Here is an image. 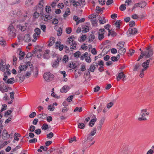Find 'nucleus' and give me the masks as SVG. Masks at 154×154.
Instances as JSON below:
<instances>
[{
  "label": "nucleus",
  "mask_w": 154,
  "mask_h": 154,
  "mask_svg": "<svg viewBox=\"0 0 154 154\" xmlns=\"http://www.w3.org/2000/svg\"><path fill=\"white\" fill-rule=\"evenodd\" d=\"M29 62H27L24 64L21 63L18 67L19 70L18 71V75L17 77L18 78L20 79L19 82L20 83L22 82L25 79L24 74L28 68V66H30L28 63Z\"/></svg>",
  "instance_id": "1"
},
{
  "label": "nucleus",
  "mask_w": 154,
  "mask_h": 154,
  "mask_svg": "<svg viewBox=\"0 0 154 154\" xmlns=\"http://www.w3.org/2000/svg\"><path fill=\"white\" fill-rule=\"evenodd\" d=\"M74 38L73 35H72L68 38L67 40L68 44H71L70 48L71 51H72V50H76V49L77 44L76 42L74 41Z\"/></svg>",
  "instance_id": "2"
},
{
  "label": "nucleus",
  "mask_w": 154,
  "mask_h": 154,
  "mask_svg": "<svg viewBox=\"0 0 154 154\" xmlns=\"http://www.w3.org/2000/svg\"><path fill=\"white\" fill-rule=\"evenodd\" d=\"M8 35L10 37H14L16 36V29L11 24L8 28Z\"/></svg>",
  "instance_id": "3"
},
{
  "label": "nucleus",
  "mask_w": 154,
  "mask_h": 154,
  "mask_svg": "<svg viewBox=\"0 0 154 154\" xmlns=\"http://www.w3.org/2000/svg\"><path fill=\"white\" fill-rule=\"evenodd\" d=\"M149 114V112H147L146 109H142L140 113V115L141 117H139L138 119L139 121L146 120V119L144 117L148 116Z\"/></svg>",
  "instance_id": "4"
},
{
  "label": "nucleus",
  "mask_w": 154,
  "mask_h": 154,
  "mask_svg": "<svg viewBox=\"0 0 154 154\" xmlns=\"http://www.w3.org/2000/svg\"><path fill=\"white\" fill-rule=\"evenodd\" d=\"M146 51L144 52L145 54V57L148 58L151 57L152 55L153 52L152 49L150 46H148L146 48Z\"/></svg>",
  "instance_id": "5"
},
{
  "label": "nucleus",
  "mask_w": 154,
  "mask_h": 154,
  "mask_svg": "<svg viewBox=\"0 0 154 154\" xmlns=\"http://www.w3.org/2000/svg\"><path fill=\"white\" fill-rule=\"evenodd\" d=\"M43 78L45 81L48 82L51 81L53 79L54 76L50 72H47L44 73Z\"/></svg>",
  "instance_id": "6"
},
{
  "label": "nucleus",
  "mask_w": 154,
  "mask_h": 154,
  "mask_svg": "<svg viewBox=\"0 0 154 154\" xmlns=\"http://www.w3.org/2000/svg\"><path fill=\"white\" fill-rule=\"evenodd\" d=\"M97 63L96 62H93L90 66L89 68L88 69V72L86 74L87 75L90 74V72H93L95 69L97 67Z\"/></svg>",
  "instance_id": "7"
},
{
  "label": "nucleus",
  "mask_w": 154,
  "mask_h": 154,
  "mask_svg": "<svg viewBox=\"0 0 154 154\" xmlns=\"http://www.w3.org/2000/svg\"><path fill=\"white\" fill-rule=\"evenodd\" d=\"M28 62H29V63L28 64H29L30 66H28V67H29L30 68V70L29 71H27L26 72L25 71V73L24 74V77H26V78H28L31 75V72L33 68H32V64H30L31 62L30 61H28Z\"/></svg>",
  "instance_id": "8"
},
{
  "label": "nucleus",
  "mask_w": 154,
  "mask_h": 154,
  "mask_svg": "<svg viewBox=\"0 0 154 154\" xmlns=\"http://www.w3.org/2000/svg\"><path fill=\"white\" fill-rule=\"evenodd\" d=\"M85 0H79V2H76L73 5V6L75 7H77L80 6V7H82L85 5Z\"/></svg>",
  "instance_id": "9"
},
{
  "label": "nucleus",
  "mask_w": 154,
  "mask_h": 154,
  "mask_svg": "<svg viewBox=\"0 0 154 154\" xmlns=\"http://www.w3.org/2000/svg\"><path fill=\"white\" fill-rule=\"evenodd\" d=\"M151 60H152V59L150 58L149 59L146 60L143 63L142 66L144 68L142 69L143 71H144L148 67L150 61Z\"/></svg>",
  "instance_id": "10"
},
{
  "label": "nucleus",
  "mask_w": 154,
  "mask_h": 154,
  "mask_svg": "<svg viewBox=\"0 0 154 154\" xmlns=\"http://www.w3.org/2000/svg\"><path fill=\"white\" fill-rule=\"evenodd\" d=\"M137 30L135 28H129L128 30V35L129 36L134 35L137 33Z\"/></svg>",
  "instance_id": "11"
},
{
  "label": "nucleus",
  "mask_w": 154,
  "mask_h": 154,
  "mask_svg": "<svg viewBox=\"0 0 154 154\" xmlns=\"http://www.w3.org/2000/svg\"><path fill=\"white\" fill-rule=\"evenodd\" d=\"M61 60V57H57V60L52 61V66L54 68H56L58 66L59 62Z\"/></svg>",
  "instance_id": "12"
},
{
  "label": "nucleus",
  "mask_w": 154,
  "mask_h": 154,
  "mask_svg": "<svg viewBox=\"0 0 154 154\" xmlns=\"http://www.w3.org/2000/svg\"><path fill=\"white\" fill-rule=\"evenodd\" d=\"M35 33L33 35L34 39L32 40L33 42H35L37 39V37L38 35V28H36L34 30Z\"/></svg>",
  "instance_id": "13"
},
{
  "label": "nucleus",
  "mask_w": 154,
  "mask_h": 154,
  "mask_svg": "<svg viewBox=\"0 0 154 154\" xmlns=\"http://www.w3.org/2000/svg\"><path fill=\"white\" fill-rule=\"evenodd\" d=\"M70 89V87L67 85L63 86L60 89V91L62 93H66Z\"/></svg>",
  "instance_id": "14"
},
{
  "label": "nucleus",
  "mask_w": 154,
  "mask_h": 154,
  "mask_svg": "<svg viewBox=\"0 0 154 154\" xmlns=\"http://www.w3.org/2000/svg\"><path fill=\"white\" fill-rule=\"evenodd\" d=\"M125 76L123 72H121L119 73L118 75L117 76V81H119L121 79H122L123 80H124V79Z\"/></svg>",
  "instance_id": "15"
},
{
  "label": "nucleus",
  "mask_w": 154,
  "mask_h": 154,
  "mask_svg": "<svg viewBox=\"0 0 154 154\" xmlns=\"http://www.w3.org/2000/svg\"><path fill=\"white\" fill-rule=\"evenodd\" d=\"M6 63L5 62H4L3 60H2L1 62L0 63V70L3 72H5V66Z\"/></svg>",
  "instance_id": "16"
},
{
  "label": "nucleus",
  "mask_w": 154,
  "mask_h": 154,
  "mask_svg": "<svg viewBox=\"0 0 154 154\" xmlns=\"http://www.w3.org/2000/svg\"><path fill=\"white\" fill-rule=\"evenodd\" d=\"M50 51L49 50H46L44 53V54L43 55V57L44 58L48 59L50 57L49 53Z\"/></svg>",
  "instance_id": "17"
},
{
  "label": "nucleus",
  "mask_w": 154,
  "mask_h": 154,
  "mask_svg": "<svg viewBox=\"0 0 154 154\" xmlns=\"http://www.w3.org/2000/svg\"><path fill=\"white\" fill-rule=\"evenodd\" d=\"M55 42L54 38L53 37H51L48 43V46L49 47L52 46L54 44Z\"/></svg>",
  "instance_id": "18"
},
{
  "label": "nucleus",
  "mask_w": 154,
  "mask_h": 154,
  "mask_svg": "<svg viewBox=\"0 0 154 154\" xmlns=\"http://www.w3.org/2000/svg\"><path fill=\"white\" fill-rule=\"evenodd\" d=\"M38 50L37 48H35V49L33 50L32 52V56L34 57L37 56V57H38Z\"/></svg>",
  "instance_id": "19"
},
{
  "label": "nucleus",
  "mask_w": 154,
  "mask_h": 154,
  "mask_svg": "<svg viewBox=\"0 0 154 154\" xmlns=\"http://www.w3.org/2000/svg\"><path fill=\"white\" fill-rule=\"evenodd\" d=\"M2 137L3 139H4L3 138L4 137L9 138L10 137V135H8V133L5 129L3 131V135Z\"/></svg>",
  "instance_id": "20"
},
{
  "label": "nucleus",
  "mask_w": 154,
  "mask_h": 154,
  "mask_svg": "<svg viewBox=\"0 0 154 154\" xmlns=\"http://www.w3.org/2000/svg\"><path fill=\"white\" fill-rule=\"evenodd\" d=\"M24 40L26 42H29L31 41L29 35L28 34H26L24 37Z\"/></svg>",
  "instance_id": "21"
},
{
  "label": "nucleus",
  "mask_w": 154,
  "mask_h": 154,
  "mask_svg": "<svg viewBox=\"0 0 154 154\" xmlns=\"http://www.w3.org/2000/svg\"><path fill=\"white\" fill-rule=\"evenodd\" d=\"M44 0H40V1L39 2V8H40L41 9V12H42V10H43L44 7L43 5L44 3ZM40 9H39V10ZM41 12L40 14H41Z\"/></svg>",
  "instance_id": "22"
},
{
  "label": "nucleus",
  "mask_w": 154,
  "mask_h": 154,
  "mask_svg": "<svg viewBox=\"0 0 154 154\" xmlns=\"http://www.w3.org/2000/svg\"><path fill=\"white\" fill-rule=\"evenodd\" d=\"M119 49V50L118 51V52L121 54H124L126 51V49L123 47Z\"/></svg>",
  "instance_id": "23"
},
{
  "label": "nucleus",
  "mask_w": 154,
  "mask_h": 154,
  "mask_svg": "<svg viewBox=\"0 0 154 154\" xmlns=\"http://www.w3.org/2000/svg\"><path fill=\"white\" fill-rule=\"evenodd\" d=\"M88 38V42H93L95 38L94 35L92 34H90Z\"/></svg>",
  "instance_id": "24"
},
{
  "label": "nucleus",
  "mask_w": 154,
  "mask_h": 154,
  "mask_svg": "<svg viewBox=\"0 0 154 154\" xmlns=\"http://www.w3.org/2000/svg\"><path fill=\"white\" fill-rule=\"evenodd\" d=\"M86 38V36L85 35H83L78 39V41L80 42H83L85 40Z\"/></svg>",
  "instance_id": "25"
},
{
  "label": "nucleus",
  "mask_w": 154,
  "mask_h": 154,
  "mask_svg": "<svg viewBox=\"0 0 154 154\" xmlns=\"http://www.w3.org/2000/svg\"><path fill=\"white\" fill-rule=\"evenodd\" d=\"M6 42L2 37H0V44L2 46H5L6 45Z\"/></svg>",
  "instance_id": "26"
},
{
  "label": "nucleus",
  "mask_w": 154,
  "mask_h": 154,
  "mask_svg": "<svg viewBox=\"0 0 154 154\" xmlns=\"http://www.w3.org/2000/svg\"><path fill=\"white\" fill-rule=\"evenodd\" d=\"M100 23L101 24H103L106 22V20L103 17H100L99 19Z\"/></svg>",
  "instance_id": "27"
},
{
  "label": "nucleus",
  "mask_w": 154,
  "mask_h": 154,
  "mask_svg": "<svg viewBox=\"0 0 154 154\" xmlns=\"http://www.w3.org/2000/svg\"><path fill=\"white\" fill-rule=\"evenodd\" d=\"M7 80L8 81H6V83H7L8 84H12L15 82L14 79L13 77L8 79Z\"/></svg>",
  "instance_id": "28"
},
{
  "label": "nucleus",
  "mask_w": 154,
  "mask_h": 154,
  "mask_svg": "<svg viewBox=\"0 0 154 154\" xmlns=\"http://www.w3.org/2000/svg\"><path fill=\"white\" fill-rule=\"evenodd\" d=\"M97 119L96 118H94L91 119L89 123V126L92 127L94 124L95 122L96 121Z\"/></svg>",
  "instance_id": "29"
},
{
  "label": "nucleus",
  "mask_w": 154,
  "mask_h": 154,
  "mask_svg": "<svg viewBox=\"0 0 154 154\" xmlns=\"http://www.w3.org/2000/svg\"><path fill=\"white\" fill-rule=\"evenodd\" d=\"M94 139V137L91 135L88 134V135L87 138L86 139H85V140L86 141H87L88 142L89 141H91Z\"/></svg>",
  "instance_id": "30"
},
{
  "label": "nucleus",
  "mask_w": 154,
  "mask_h": 154,
  "mask_svg": "<svg viewBox=\"0 0 154 154\" xmlns=\"http://www.w3.org/2000/svg\"><path fill=\"white\" fill-rule=\"evenodd\" d=\"M90 55H87V56L85 60L86 62L88 63H90L91 62V59L90 57Z\"/></svg>",
  "instance_id": "31"
},
{
  "label": "nucleus",
  "mask_w": 154,
  "mask_h": 154,
  "mask_svg": "<svg viewBox=\"0 0 154 154\" xmlns=\"http://www.w3.org/2000/svg\"><path fill=\"white\" fill-rule=\"evenodd\" d=\"M87 55H88V54L87 52H86L82 54L80 57V60H83L84 59H85Z\"/></svg>",
  "instance_id": "32"
},
{
  "label": "nucleus",
  "mask_w": 154,
  "mask_h": 154,
  "mask_svg": "<svg viewBox=\"0 0 154 154\" xmlns=\"http://www.w3.org/2000/svg\"><path fill=\"white\" fill-rule=\"evenodd\" d=\"M125 42H121L118 43L117 44L118 48L123 47L124 45Z\"/></svg>",
  "instance_id": "33"
},
{
  "label": "nucleus",
  "mask_w": 154,
  "mask_h": 154,
  "mask_svg": "<svg viewBox=\"0 0 154 154\" xmlns=\"http://www.w3.org/2000/svg\"><path fill=\"white\" fill-rule=\"evenodd\" d=\"M51 19V18L49 15H45V17L42 18V20L46 21H47L48 20H50Z\"/></svg>",
  "instance_id": "34"
},
{
  "label": "nucleus",
  "mask_w": 154,
  "mask_h": 154,
  "mask_svg": "<svg viewBox=\"0 0 154 154\" xmlns=\"http://www.w3.org/2000/svg\"><path fill=\"white\" fill-rule=\"evenodd\" d=\"M96 131L97 130L96 128H93V130L91 131L90 133L89 134L92 136H93L94 135V134L96 133Z\"/></svg>",
  "instance_id": "35"
},
{
  "label": "nucleus",
  "mask_w": 154,
  "mask_h": 154,
  "mask_svg": "<svg viewBox=\"0 0 154 154\" xmlns=\"http://www.w3.org/2000/svg\"><path fill=\"white\" fill-rule=\"evenodd\" d=\"M11 109H12V110H8L5 112L4 116H6V115L8 116L10 115L11 113L13 110L14 108H12Z\"/></svg>",
  "instance_id": "36"
},
{
  "label": "nucleus",
  "mask_w": 154,
  "mask_h": 154,
  "mask_svg": "<svg viewBox=\"0 0 154 154\" xmlns=\"http://www.w3.org/2000/svg\"><path fill=\"white\" fill-rule=\"evenodd\" d=\"M32 0H26L25 3V5L26 6H29L32 4L33 2H32Z\"/></svg>",
  "instance_id": "37"
},
{
  "label": "nucleus",
  "mask_w": 154,
  "mask_h": 154,
  "mask_svg": "<svg viewBox=\"0 0 154 154\" xmlns=\"http://www.w3.org/2000/svg\"><path fill=\"white\" fill-rule=\"evenodd\" d=\"M120 20H117L115 23V25L116 27L118 29L120 28V24L121 23Z\"/></svg>",
  "instance_id": "38"
},
{
  "label": "nucleus",
  "mask_w": 154,
  "mask_h": 154,
  "mask_svg": "<svg viewBox=\"0 0 154 154\" xmlns=\"http://www.w3.org/2000/svg\"><path fill=\"white\" fill-rule=\"evenodd\" d=\"M67 9H68V10L66 11L65 12V13L64 14H63V16L64 18L66 17L67 16H68V15H69L70 14V12L69 10V8H68Z\"/></svg>",
  "instance_id": "39"
},
{
  "label": "nucleus",
  "mask_w": 154,
  "mask_h": 154,
  "mask_svg": "<svg viewBox=\"0 0 154 154\" xmlns=\"http://www.w3.org/2000/svg\"><path fill=\"white\" fill-rule=\"evenodd\" d=\"M126 5L125 4H122L119 7L120 10L122 11H123L125 10L126 8Z\"/></svg>",
  "instance_id": "40"
},
{
  "label": "nucleus",
  "mask_w": 154,
  "mask_h": 154,
  "mask_svg": "<svg viewBox=\"0 0 154 154\" xmlns=\"http://www.w3.org/2000/svg\"><path fill=\"white\" fill-rule=\"evenodd\" d=\"M82 110V108L81 107H76L74 110V112H81Z\"/></svg>",
  "instance_id": "41"
},
{
  "label": "nucleus",
  "mask_w": 154,
  "mask_h": 154,
  "mask_svg": "<svg viewBox=\"0 0 154 154\" xmlns=\"http://www.w3.org/2000/svg\"><path fill=\"white\" fill-rule=\"evenodd\" d=\"M141 66L139 64H136L134 66V71H136L137 69L140 68Z\"/></svg>",
  "instance_id": "42"
},
{
  "label": "nucleus",
  "mask_w": 154,
  "mask_h": 154,
  "mask_svg": "<svg viewBox=\"0 0 154 154\" xmlns=\"http://www.w3.org/2000/svg\"><path fill=\"white\" fill-rule=\"evenodd\" d=\"M41 149H43L44 151H46L47 150L48 148L45 146H41L40 147V149H39V152H42V150H41Z\"/></svg>",
  "instance_id": "43"
},
{
  "label": "nucleus",
  "mask_w": 154,
  "mask_h": 154,
  "mask_svg": "<svg viewBox=\"0 0 154 154\" xmlns=\"http://www.w3.org/2000/svg\"><path fill=\"white\" fill-rule=\"evenodd\" d=\"M91 21L92 25L94 26H96L97 24V21L96 19H92L91 20Z\"/></svg>",
  "instance_id": "44"
},
{
  "label": "nucleus",
  "mask_w": 154,
  "mask_h": 154,
  "mask_svg": "<svg viewBox=\"0 0 154 154\" xmlns=\"http://www.w3.org/2000/svg\"><path fill=\"white\" fill-rule=\"evenodd\" d=\"M16 11H13L10 12V15L12 17H15L16 16Z\"/></svg>",
  "instance_id": "45"
},
{
  "label": "nucleus",
  "mask_w": 154,
  "mask_h": 154,
  "mask_svg": "<svg viewBox=\"0 0 154 154\" xmlns=\"http://www.w3.org/2000/svg\"><path fill=\"white\" fill-rule=\"evenodd\" d=\"M144 56L145 57V54L144 52L143 51H142L141 52V55L138 59L137 60V61H139L140 59H142Z\"/></svg>",
  "instance_id": "46"
},
{
  "label": "nucleus",
  "mask_w": 154,
  "mask_h": 154,
  "mask_svg": "<svg viewBox=\"0 0 154 154\" xmlns=\"http://www.w3.org/2000/svg\"><path fill=\"white\" fill-rule=\"evenodd\" d=\"M83 30H82V32H87L89 31V28L87 26H85L83 27Z\"/></svg>",
  "instance_id": "47"
},
{
  "label": "nucleus",
  "mask_w": 154,
  "mask_h": 154,
  "mask_svg": "<svg viewBox=\"0 0 154 154\" xmlns=\"http://www.w3.org/2000/svg\"><path fill=\"white\" fill-rule=\"evenodd\" d=\"M57 35L58 36H60L62 33V29L60 28H59L58 29V30L57 31Z\"/></svg>",
  "instance_id": "48"
},
{
  "label": "nucleus",
  "mask_w": 154,
  "mask_h": 154,
  "mask_svg": "<svg viewBox=\"0 0 154 154\" xmlns=\"http://www.w3.org/2000/svg\"><path fill=\"white\" fill-rule=\"evenodd\" d=\"M35 127L33 125H31L29 129V131L31 132H33L35 130Z\"/></svg>",
  "instance_id": "49"
},
{
  "label": "nucleus",
  "mask_w": 154,
  "mask_h": 154,
  "mask_svg": "<svg viewBox=\"0 0 154 154\" xmlns=\"http://www.w3.org/2000/svg\"><path fill=\"white\" fill-rule=\"evenodd\" d=\"M80 54V52L79 51H78L74 54V55L75 57L78 58L79 57Z\"/></svg>",
  "instance_id": "50"
},
{
  "label": "nucleus",
  "mask_w": 154,
  "mask_h": 154,
  "mask_svg": "<svg viewBox=\"0 0 154 154\" xmlns=\"http://www.w3.org/2000/svg\"><path fill=\"white\" fill-rule=\"evenodd\" d=\"M48 109L49 110L52 111L54 110V107L53 106L50 105L48 106Z\"/></svg>",
  "instance_id": "51"
},
{
  "label": "nucleus",
  "mask_w": 154,
  "mask_h": 154,
  "mask_svg": "<svg viewBox=\"0 0 154 154\" xmlns=\"http://www.w3.org/2000/svg\"><path fill=\"white\" fill-rule=\"evenodd\" d=\"M53 133L51 132L47 135V138L48 139H51L53 137Z\"/></svg>",
  "instance_id": "52"
},
{
  "label": "nucleus",
  "mask_w": 154,
  "mask_h": 154,
  "mask_svg": "<svg viewBox=\"0 0 154 154\" xmlns=\"http://www.w3.org/2000/svg\"><path fill=\"white\" fill-rule=\"evenodd\" d=\"M4 77L3 78V80L5 81V82L6 83V81H8L7 80H8V79L5 72L4 73Z\"/></svg>",
  "instance_id": "53"
},
{
  "label": "nucleus",
  "mask_w": 154,
  "mask_h": 154,
  "mask_svg": "<svg viewBox=\"0 0 154 154\" xmlns=\"http://www.w3.org/2000/svg\"><path fill=\"white\" fill-rule=\"evenodd\" d=\"M68 60V56L66 55H65L64 56L63 59V61H64L65 63H66L67 62Z\"/></svg>",
  "instance_id": "54"
},
{
  "label": "nucleus",
  "mask_w": 154,
  "mask_h": 154,
  "mask_svg": "<svg viewBox=\"0 0 154 154\" xmlns=\"http://www.w3.org/2000/svg\"><path fill=\"white\" fill-rule=\"evenodd\" d=\"M85 127V125L83 123H79V125H78L79 128L81 129H84Z\"/></svg>",
  "instance_id": "55"
},
{
  "label": "nucleus",
  "mask_w": 154,
  "mask_h": 154,
  "mask_svg": "<svg viewBox=\"0 0 154 154\" xmlns=\"http://www.w3.org/2000/svg\"><path fill=\"white\" fill-rule=\"evenodd\" d=\"M48 128V125L45 124H44L43 125L42 127V129L43 130H46Z\"/></svg>",
  "instance_id": "56"
},
{
  "label": "nucleus",
  "mask_w": 154,
  "mask_h": 154,
  "mask_svg": "<svg viewBox=\"0 0 154 154\" xmlns=\"http://www.w3.org/2000/svg\"><path fill=\"white\" fill-rule=\"evenodd\" d=\"M33 18L34 19H36L38 18V13L37 12H35L33 14Z\"/></svg>",
  "instance_id": "57"
},
{
  "label": "nucleus",
  "mask_w": 154,
  "mask_h": 154,
  "mask_svg": "<svg viewBox=\"0 0 154 154\" xmlns=\"http://www.w3.org/2000/svg\"><path fill=\"white\" fill-rule=\"evenodd\" d=\"M105 30L104 29H100L98 32V34L103 35L104 34Z\"/></svg>",
  "instance_id": "58"
},
{
  "label": "nucleus",
  "mask_w": 154,
  "mask_h": 154,
  "mask_svg": "<svg viewBox=\"0 0 154 154\" xmlns=\"http://www.w3.org/2000/svg\"><path fill=\"white\" fill-rule=\"evenodd\" d=\"M74 95H71L66 100L67 101L69 102H70L72 100Z\"/></svg>",
  "instance_id": "59"
},
{
  "label": "nucleus",
  "mask_w": 154,
  "mask_h": 154,
  "mask_svg": "<svg viewBox=\"0 0 154 154\" xmlns=\"http://www.w3.org/2000/svg\"><path fill=\"white\" fill-rule=\"evenodd\" d=\"M15 93L14 91L11 92L10 93V97L11 99L13 100L14 99V94Z\"/></svg>",
  "instance_id": "60"
},
{
  "label": "nucleus",
  "mask_w": 154,
  "mask_h": 154,
  "mask_svg": "<svg viewBox=\"0 0 154 154\" xmlns=\"http://www.w3.org/2000/svg\"><path fill=\"white\" fill-rule=\"evenodd\" d=\"M45 10L47 12L49 13L51 11V8L49 6H46Z\"/></svg>",
  "instance_id": "61"
},
{
  "label": "nucleus",
  "mask_w": 154,
  "mask_h": 154,
  "mask_svg": "<svg viewBox=\"0 0 154 154\" xmlns=\"http://www.w3.org/2000/svg\"><path fill=\"white\" fill-rule=\"evenodd\" d=\"M52 23L54 24H56L58 23V20L56 18H53L52 20Z\"/></svg>",
  "instance_id": "62"
},
{
  "label": "nucleus",
  "mask_w": 154,
  "mask_h": 154,
  "mask_svg": "<svg viewBox=\"0 0 154 154\" xmlns=\"http://www.w3.org/2000/svg\"><path fill=\"white\" fill-rule=\"evenodd\" d=\"M129 25L130 27H132L135 25V23L134 21H131L129 23Z\"/></svg>",
  "instance_id": "63"
},
{
  "label": "nucleus",
  "mask_w": 154,
  "mask_h": 154,
  "mask_svg": "<svg viewBox=\"0 0 154 154\" xmlns=\"http://www.w3.org/2000/svg\"><path fill=\"white\" fill-rule=\"evenodd\" d=\"M114 103L112 102H111L110 103L107 104V107L108 109H109L111 107H112V106H113V105Z\"/></svg>",
  "instance_id": "64"
}]
</instances>
